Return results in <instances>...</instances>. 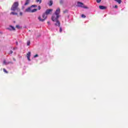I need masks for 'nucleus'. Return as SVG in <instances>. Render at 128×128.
I'll return each mask as SVG.
<instances>
[{
  "label": "nucleus",
  "instance_id": "1",
  "mask_svg": "<svg viewBox=\"0 0 128 128\" xmlns=\"http://www.w3.org/2000/svg\"><path fill=\"white\" fill-rule=\"evenodd\" d=\"M60 8H58L56 10V11L54 12L51 18L52 20V22H58V25L59 26L60 24V20H58V18L60 17Z\"/></svg>",
  "mask_w": 128,
  "mask_h": 128
},
{
  "label": "nucleus",
  "instance_id": "2",
  "mask_svg": "<svg viewBox=\"0 0 128 128\" xmlns=\"http://www.w3.org/2000/svg\"><path fill=\"white\" fill-rule=\"evenodd\" d=\"M19 5L20 4H18V2H14L11 7V10H12L13 12L16 10H17V12H20V10L18 8Z\"/></svg>",
  "mask_w": 128,
  "mask_h": 128
},
{
  "label": "nucleus",
  "instance_id": "3",
  "mask_svg": "<svg viewBox=\"0 0 128 128\" xmlns=\"http://www.w3.org/2000/svg\"><path fill=\"white\" fill-rule=\"evenodd\" d=\"M42 18H42V17L40 16H39L38 17V20H39L40 22H44V20H46V18H48V15L46 14V13H44L42 14Z\"/></svg>",
  "mask_w": 128,
  "mask_h": 128
},
{
  "label": "nucleus",
  "instance_id": "4",
  "mask_svg": "<svg viewBox=\"0 0 128 128\" xmlns=\"http://www.w3.org/2000/svg\"><path fill=\"white\" fill-rule=\"evenodd\" d=\"M77 6L79 8H88L87 6H84V3L82 2H78Z\"/></svg>",
  "mask_w": 128,
  "mask_h": 128
},
{
  "label": "nucleus",
  "instance_id": "5",
  "mask_svg": "<svg viewBox=\"0 0 128 128\" xmlns=\"http://www.w3.org/2000/svg\"><path fill=\"white\" fill-rule=\"evenodd\" d=\"M52 12V9H48L47 10H46L45 14L48 16V14H50V12Z\"/></svg>",
  "mask_w": 128,
  "mask_h": 128
},
{
  "label": "nucleus",
  "instance_id": "6",
  "mask_svg": "<svg viewBox=\"0 0 128 128\" xmlns=\"http://www.w3.org/2000/svg\"><path fill=\"white\" fill-rule=\"evenodd\" d=\"M30 52H28V53L27 54V58L28 60H29V62H30Z\"/></svg>",
  "mask_w": 128,
  "mask_h": 128
},
{
  "label": "nucleus",
  "instance_id": "7",
  "mask_svg": "<svg viewBox=\"0 0 128 128\" xmlns=\"http://www.w3.org/2000/svg\"><path fill=\"white\" fill-rule=\"evenodd\" d=\"M7 30H16V28L12 26H10L9 28H7Z\"/></svg>",
  "mask_w": 128,
  "mask_h": 128
},
{
  "label": "nucleus",
  "instance_id": "8",
  "mask_svg": "<svg viewBox=\"0 0 128 128\" xmlns=\"http://www.w3.org/2000/svg\"><path fill=\"white\" fill-rule=\"evenodd\" d=\"M25 12H32V10L30 9V7L27 8L25 10Z\"/></svg>",
  "mask_w": 128,
  "mask_h": 128
},
{
  "label": "nucleus",
  "instance_id": "9",
  "mask_svg": "<svg viewBox=\"0 0 128 128\" xmlns=\"http://www.w3.org/2000/svg\"><path fill=\"white\" fill-rule=\"evenodd\" d=\"M99 8H100V10H106V7L104 6H100Z\"/></svg>",
  "mask_w": 128,
  "mask_h": 128
},
{
  "label": "nucleus",
  "instance_id": "10",
  "mask_svg": "<svg viewBox=\"0 0 128 128\" xmlns=\"http://www.w3.org/2000/svg\"><path fill=\"white\" fill-rule=\"evenodd\" d=\"M10 14H12L13 16H18V13L16 12H11Z\"/></svg>",
  "mask_w": 128,
  "mask_h": 128
},
{
  "label": "nucleus",
  "instance_id": "11",
  "mask_svg": "<svg viewBox=\"0 0 128 128\" xmlns=\"http://www.w3.org/2000/svg\"><path fill=\"white\" fill-rule=\"evenodd\" d=\"M30 0H26V2L24 4V6H28V4H30Z\"/></svg>",
  "mask_w": 128,
  "mask_h": 128
},
{
  "label": "nucleus",
  "instance_id": "12",
  "mask_svg": "<svg viewBox=\"0 0 128 128\" xmlns=\"http://www.w3.org/2000/svg\"><path fill=\"white\" fill-rule=\"evenodd\" d=\"M16 28H18V30H21V28H22V26H20V25H16Z\"/></svg>",
  "mask_w": 128,
  "mask_h": 128
},
{
  "label": "nucleus",
  "instance_id": "13",
  "mask_svg": "<svg viewBox=\"0 0 128 128\" xmlns=\"http://www.w3.org/2000/svg\"><path fill=\"white\" fill-rule=\"evenodd\" d=\"M38 12V9L34 8L32 10H31V12Z\"/></svg>",
  "mask_w": 128,
  "mask_h": 128
},
{
  "label": "nucleus",
  "instance_id": "14",
  "mask_svg": "<svg viewBox=\"0 0 128 128\" xmlns=\"http://www.w3.org/2000/svg\"><path fill=\"white\" fill-rule=\"evenodd\" d=\"M3 64H10V62H6V60H4L3 62Z\"/></svg>",
  "mask_w": 128,
  "mask_h": 128
},
{
  "label": "nucleus",
  "instance_id": "15",
  "mask_svg": "<svg viewBox=\"0 0 128 128\" xmlns=\"http://www.w3.org/2000/svg\"><path fill=\"white\" fill-rule=\"evenodd\" d=\"M115 0V2H118V4H122V0Z\"/></svg>",
  "mask_w": 128,
  "mask_h": 128
},
{
  "label": "nucleus",
  "instance_id": "16",
  "mask_svg": "<svg viewBox=\"0 0 128 128\" xmlns=\"http://www.w3.org/2000/svg\"><path fill=\"white\" fill-rule=\"evenodd\" d=\"M52 4H53L52 1L50 0L48 4V6H52Z\"/></svg>",
  "mask_w": 128,
  "mask_h": 128
},
{
  "label": "nucleus",
  "instance_id": "17",
  "mask_svg": "<svg viewBox=\"0 0 128 128\" xmlns=\"http://www.w3.org/2000/svg\"><path fill=\"white\" fill-rule=\"evenodd\" d=\"M3 72H5V74H8V72L6 71V68L3 69Z\"/></svg>",
  "mask_w": 128,
  "mask_h": 128
},
{
  "label": "nucleus",
  "instance_id": "18",
  "mask_svg": "<svg viewBox=\"0 0 128 128\" xmlns=\"http://www.w3.org/2000/svg\"><path fill=\"white\" fill-rule=\"evenodd\" d=\"M68 12V10H64L63 11V13L64 14H66Z\"/></svg>",
  "mask_w": 128,
  "mask_h": 128
},
{
  "label": "nucleus",
  "instance_id": "19",
  "mask_svg": "<svg viewBox=\"0 0 128 128\" xmlns=\"http://www.w3.org/2000/svg\"><path fill=\"white\" fill-rule=\"evenodd\" d=\"M54 26H59L60 27V26L58 25V22H56L54 24Z\"/></svg>",
  "mask_w": 128,
  "mask_h": 128
},
{
  "label": "nucleus",
  "instance_id": "20",
  "mask_svg": "<svg viewBox=\"0 0 128 128\" xmlns=\"http://www.w3.org/2000/svg\"><path fill=\"white\" fill-rule=\"evenodd\" d=\"M40 2V4H42V0H36V2Z\"/></svg>",
  "mask_w": 128,
  "mask_h": 128
},
{
  "label": "nucleus",
  "instance_id": "21",
  "mask_svg": "<svg viewBox=\"0 0 128 128\" xmlns=\"http://www.w3.org/2000/svg\"><path fill=\"white\" fill-rule=\"evenodd\" d=\"M96 2L98 4H100L102 2V0H96Z\"/></svg>",
  "mask_w": 128,
  "mask_h": 128
},
{
  "label": "nucleus",
  "instance_id": "22",
  "mask_svg": "<svg viewBox=\"0 0 128 128\" xmlns=\"http://www.w3.org/2000/svg\"><path fill=\"white\" fill-rule=\"evenodd\" d=\"M59 28H60V32H62V28L60 26Z\"/></svg>",
  "mask_w": 128,
  "mask_h": 128
},
{
  "label": "nucleus",
  "instance_id": "23",
  "mask_svg": "<svg viewBox=\"0 0 128 128\" xmlns=\"http://www.w3.org/2000/svg\"><path fill=\"white\" fill-rule=\"evenodd\" d=\"M82 18H86V15L82 14Z\"/></svg>",
  "mask_w": 128,
  "mask_h": 128
},
{
  "label": "nucleus",
  "instance_id": "24",
  "mask_svg": "<svg viewBox=\"0 0 128 128\" xmlns=\"http://www.w3.org/2000/svg\"><path fill=\"white\" fill-rule=\"evenodd\" d=\"M30 41H28L27 42V46H30Z\"/></svg>",
  "mask_w": 128,
  "mask_h": 128
},
{
  "label": "nucleus",
  "instance_id": "25",
  "mask_svg": "<svg viewBox=\"0 0 128 128\" xmlns=\"http://www.w3.org/2000/svg\"><path fill=\"white\" fill-rule=\"evenodd\" d=\"M38 7V6L36 5H32V8H37Z\"/></svg>",
  "mask_w": 128,
  "mask_h": 128
},
{
  "label": "nucleus",
  "instance_id": "26",
  "mask_svg": "<svg viewBox=\"0 0 128 128\" xmlns=\"http://www.w3.org/2000/svg\"><path fill=\"white\" fill-rule=\"evenodd\" d=\"M38 54H36L35 56H34V58H38Z\"/></svg>",
  "mask_w": 128,
  "mask_h": 128
},
{
  "label": "nucleus",
  "instance_id": "27",
  "mask_svg": "<svg viewBox=\"0 0 128 128\" xmlns=\"http://www.w3.org/2000/svg\"><path fill=\"white\" fill-rule=\"evenodd\" d=\"M63 2H64V1H62V0H60V4H62Z\"/></svg>",
  "mask_w": 128,
  "mask_h": 128
},
{
  "label": "nucleus",
  "instance_id": "28",
  "mask_svg": "<svg viewBox=\"0 0 128 128\" xmlns=\"http://www.w3.org/2000/svg\"><path fill=\"white\" fill-rule=\"evenodd\" d=\"M42 8H40V6H38V10H40Z\"/></svg>",
  "mask_w": 128,
  "mask_h": 128
},
{
  "label": "nucleus",
  "instance_id": "29",
  "mask_svg": "<svg viewBox=\"0 0 128 128\" xmlns=\"http://www.w3.org/2000/svg\"><path fill=\"white\" fill-rule=\"evenodd\" d=\"M13 52L12 50L10 51V52L9 54H12Z\"/></svg>",
  "mask_w": 128,
  "mask_h": 128
},
{
  "label": "nucleus",
  "instance_id": "30",
  "mask_svg": "<svg viewBox=\"0 0 128 128\" xmlns=\"http://www.w3.org/2000/svg\"><path fill=\"white\" fill-rule=\"evenodd\" d=\"M114 8H118V6L116 5Z\"/></svg>",
  "mask_w": 128,
  "mask_h": 128
},
{
  "label": "nucleus",
  "instance_id": "31",
  "mask_svg": "<svg viewBox=\"0 0 128 128\" xmlns=\"http://www.w3.org/2000/svg\"><path fill=\"white\" fill-rule=\"evenodd\" d=\"M20 16H22V12H20Z\"/></svg>",
  "mask_w": 128,
  "mask_h": 128
},
{
  "label": "nucleus",
  "instance_id": "32",
  "mask_svg": "<svg viewBox=\"0 0 128 128\" xmlns=\"http://www.w3.org/2000/svg\"><path fill=\"white\" fill-rule=\"evenodd\" d=\"M47 23L48 24H50V22H48Z\"/></svg>",
  "mask_w": 128,
  "mask_h": 128
},
{
  "label": "nucleus",
  "instance_id": "33",
  "mask_svg": "<svg viewBox=\"0 0 128 128\" xmlns=\"http://www.w3.org/2000/svg\"><path fill=\"white\" fill-rule=\"evenodd\" d=\"M16 44H18V42H16Z\"/></svg>",
  "mask_w": 128,
  "mask_h": 128
}]
</instances>
